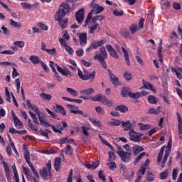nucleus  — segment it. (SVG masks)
<instances>
[{
	"instance_id": "39",
	"label": "nucleus",
	"mask_w": 182,
	"mask_h": 182,
	"mask_svg": "<svg viewBox=\"0 0 182 182\" xmlns=\"http://www.w3.org/2000/svg\"><path fill=\"white\" fill-rule=\"evenodd\" d=\"M148 102L151 103V105H156L157 103V97L153 95H149L148 97Z\"/></svg>"
},
{
	"instance_id": "38",
	"label": "nucleus",
	"mask_w": 182,
	"mask_h": 182,
	"mask_svg": "<svg viewBox=\"0 0 182 182\" xmlns=\"http://www.w3.org/2000/svg\"><path fill=\"white\" fill-rule=\"evenodd\" d=\"M42 100H50L52 99V95H49V94H46L45 92H43L40 95Z\"/></svg>"
},
{
	"instance_id": "21",
	"label": "nucleus",
	"mask_w": 182,
	"mask_h": 182,
	"mask_svg": "<svg viewBox=\"0 0 182 182\" xmlns=\"http://www.w3.org/2000/svg\"><path fill=\"white\" fill-rule=\"evenodd\" d=\"M55 112L57 113H60V114H63V116H66V109L63 106L55 105Z\"/></svg>"
},
{
	"instance_id": "60",
	"label": "nucleus",
	"mask_w": 182,
	"mask_h": 182,
	"mask_svg": "<svg viewBox=\"0 0 182 182\" xmlns=\"http://www.w3.org/2000/svg\"><path fill=\"white\" fill-rule=\"evenodd\" d=\"M129 29L132 33H136L137 31V25L132 24L129 26Z\"/></svg>"
},
{
	"instance_id": "4",
	"label": "nucleus",
	"mask_w": 182,
	"mask_h": 182,
	"mask_svg": "<svg viewBox=\"0 0 182 182\" xmlns=\"http://www.w3.org/2000/svg\"><path fill=\"white\" fill-rule=\"evenodd\" d=\"M24 159L28 164L29 167L31 168V171L33 172V174L36 177V178L39 179V173H38V171L35 169V166H33V164H32V162H31V156L29 154V151L26 149V151L24 153Z\"/></svg>"
},
{
	"instance_id": "8",
	"label": "nucleus",
	"mask_w": 182,
	"mask_h": 182,
	"mask_svg": "<svg viewBox=\"0 0 182 182\" xmlns=\"http://www.w3.org/2000/svg\"><path fill=\"white\" fill-rule=\"evenodd\" d=\"M76 21L78 23H82L85 19V9H80L75 13Z\"/></svg>"
},
{
	"instance_id": "12",
	"label": "nucleus",
	"mask_w": 182,
	"mask_h": 182,
	"mask_svg": "<svg viewBox=\"0 0 182 182\" xmlns=\"http://www.w3.org/2000/svg\"><path fill=\"white\" fill-rule=\"evenodd\" d=\"M85 77L84 80H95V76H96V72L93 71L92 73H89L88 71L84 70Z\"/></svg>"
},
{
	"instance_id": "11",
	"label": "nucleus",
	"mask_w": 182,
	"mask_h": 182,
	"mask_svg": "<svg viewBox=\"0 0 182 182\" xmlns=\"http://www.w3.org/2000/svg\"><path fill=\"white\" fill-rule=\"evenodd\" d=\"M57 16L56 21L58 22L60 28L65 29V28H66V23H68V19L65 18L63 20L64 17H62V16Z\"/></svg>"
},
{
	"instance_id": "62",
	"label": "nucleus",
	"mask_w": 182,
	"mask_h": 182,
	"mask_svg": "<svg viewBox=\"0 0 182 182\" xmlns=\"http://www.w3.org/2000/svg\"><path fill=\"white\" fill-rule=\"evenodd\" d=\"M95 111L97 113H98V114H105V109L101 107H95Z\"/></svg>"
},
{
	"instance_id": "34",
	"label": "nucleus",
	"mask_w": 182,
	"mask_h": 182,
	"mask_svg": "<svg viewBox=\"0 0 182 182\" xmlns=\"http://www.w3.org/2000/svg\"><path fill=\"white\" fill-rule=\"evenodd\" d=\"M144 87H146V89H148L149 90H151V92H154V93H156V91L155 87L150 82H145L144 83Z\"/></svg>"
},
{
	"instance_id": "10",
	"label": "nucleus",
	"mask_w": 182,
	"mask_h": 182,
	"mask_svg": "<svg viewBox=\"0 0 182 182\" xmlns=\"http://www.w3.org/2000/svg\"><path fill=\"white\" fill-rule=\"evenodd\" d=\"M21 6L23 9H27L28 11H31V9H32L33 8H38V6H39V3L36 2L33 4H31L27 2H23L21 3Z\"/></svg>"
},
{
	"instance_id": "48",
	"label": "nucleus",
	"mask_w": 182,
	"mask_h": 182,
	"mask_svg": "<svg viewBox=\"0 0 182 182\" xmlns=\"http://www.w3.org/2000/svg\"><path fill=\"white\" fill-rule=\"evenodd\" d=\"M120 35L124 36V38H129L130 37V32L126 29H123L120 31Z\"/></svg>"
},
{
	"instance_id": "1",
	"label": "nucleus",
	"mask_w": 182,
	"mask_h": 182,
	"mask_svg": "<svg viewBox=\"0 0 182 182\" xmlns=\"http://www.w3.org/2000/svg\"><path fill=\"white\" fill-rule=\"evenodd\" d=\"M60 8V9L56 13V16L65 17L66 16L67 14L72 12V11L74 9V8H70V6L66 3H62Z\"/></svg>"
},
{
	"instance_id": "13",
	"label": "nucleus",
	"mask_w": 182,
	"mask_h": 182,
	"mask_svg": "<svg viewBox=\"0 0 182 182\" xmlns=\"http://www.w3.org/2000/svg\"><path fill=\"white\" fill-rule=\"evenodd\" d=\"M23 171L24 172V174L26 175V178H28V180H32L33 179L34 182H39V181H38V179H36L35 177L32 176V173H30L29 168L23 166Z\"/></svg>"
},
{
	"instance_id": "63",
	"label": "nucleus",
	"mask_w": 182,
	"mask_h": 182,
	"mask_svg": "<svg viewBox=\"0 0 182 182\" xmlns=\"http://www.w3.org/2000/svg\"><path fill=\"white\" fill-rule=\"evenodd\" d=\"M73 178V169H70L68 179H67V182H72Z\"/></svg>"
},
{
	"instance_id": "26",
	"label": "nucleus",
	"mask_w": 182,
	"mask_h": 182,
	"mask_svg": "<svg viewBox=\"0 0 182 182\" xmlns=\"http://www.w3.org/2000/svg\"><path fill=\"white\" fill-rule=\"evenodd\" d=\"M170 69H171V72L176 73V75L178 79H180V80L182 79V75H181V74L179 73V72H182V69H181V68H179L176 69V68H174V67H171Z\"/></svg>"
},
{
	"instance_id": "2",
	"label": "nucleus",
	"mask_w": 182,
	"mask_h": 182,
	"mask_svg": "<svg viewBox=\"0 0 182 182\" xmlns=\"http://www.w3.org/2000/svg\"><path fill=\"white\" fill-rule=\"evenodd\" d=\"M97 9L91 10L87 16L85 21L84 23V27L86 28L87 25H89V22H90V19H92V16H93V14H102L105 11V8L103 6H100L99 5L96 4L95 6Z\"/></svg>"
},
{
	"instance_id": "55",
	"label": "nucleus",
	"mask_w": 182,
	"mask_h": 182,
	"mask_svg": "<svg viewBox=\"0 0 182 182\" xmlns=\"http://www.w3.org/2000/svg\"><path fill=\"white\" fill-rule=\"evenodd\" d=\"M176 116L178 119V128H181L182 127L181 115H180V113L176 112Z\"/></svg>"
},
{
	"instance_id": "54",
	"label": "nucleus",
	"mask_w": 182,
	"mask_h": 182,
	"mask_svg": "<svg viewBox=\"0 0 182 182\" xmlns=\"http://www.w3.org/2000/svg\"><path fill=\"white\" fill-rule=\"evenodd\" d=\"M90 122L94 124V126H97V127H100V121H97L96 119L93 118H89Z\"/></svg>"
},
{
	"instance_id": "18",
	"label": "nucleus",
	"mask_w": 182,
	"mask_h": 182,
	"mask_svg": "<svg viewBox=\"0 0 182 182\" xmlns=\"http://www.w3.org/2000/svg\"><path fill=\"white\" fill-rule=\"evenodd\" d=\"M94 59L95 60H98L104 69H107V65L106 64V61L105 60L106 58H102L100 55H95Z\"/></svg>"
},
{
	"instance_id": "30",
	"label": "nucleus",
	"mask_w": 182,
	"mask_h": 182,
	"mask_svg": "<svg viewBox=\"0 0 182 182\" xmlns=\"http://www.w3.org/2000/svg\"><path fill=\"white\" fill-rule=\"evenodd\" d=\"M30 61L33 65H38V63H41V61L39 60V57L38 55H31L29 58Z\"/></svg>"
},
{
	"instance_id": "46",
	"label": "nucleus",
	"mask_w": 182,
	"mask_h": 182,
	"mask_svg": "<svg viewBox=\"0 0 182 182\" xmlns=\"http://www.w3.org/2000/svg\"><path fill=\"white\" fill-rule=\"evenodd\" d=\"M67 92L70 94L72 95V96H78L79 93L77 92V91L75 90L73 88L70 87H67Z\"/></svg>"
},
{
	"instance_id": "15",
	"label": "nucleus",
	"mask_w": 182,
	"mask_h": 182,
	"mask_svg": "<svg viewBox=\"0 0 182 182\" xmlns=\"http://www.w3.org/2000/svg\"><path fill=\"white\" fill-rule=\"evenodd\" d=\"M37 115L38 116V119L41 126H43V127H48V126H50V124L45 121V115H43V113L38 112Z\"/></svg>"
},
{
	"instance_id": "3",
	"label": "nucleus",
	"mask_w": 182,
	"mask_h": 182,
	"mask_svg": "<svg viewBox=\"0 0 182 182\" xmlns=\"http://www.w3.org/2000/svg\"><path fill=\"white\" fill-rule=\"evenodd\" d=\"M117 149L119 150L117 151V153L119 156L122 161L124 163H129V160H132V153L122 150V147L120 146H118Z\"/></svg>"
},
{
	"instance_id": "29",
	"label": "nucleus",
	"mask_w": 182,
	"mask_h": 182,
	"mask_svg": "<svg viewBox=\"0 0 182 182\" xmlns=\"http://www.w3.org/2000/svg\"><path fill=\"white\" fill-rule=\"evenodd\" d=\"M99 28V23L89 24L88 28L90 29V33L93 35L96 32V29Z\"/></svg>"
},
{
	"instance_id": "9",
	"label": "nucleus",
	"mask_w": 182,
	"mask_h": 182,
	"mask_svg": "<svg viewBox=\"0 0 182 182\" xmlns=\"http://www.w3.org/2000/svg\"><path fill=\"white\" fill-rule=\"evenodd\" d=\"M11 115L14 122V125L16 129H22V127H23L22 122H21V120L18 119V117H16V114H15V112L13 110H11Z\"/></svg>"
},
{
	"instance_id": "50",
	"label": "nucleus",
	"mask_w": 182,
	"mask_h": 182,
	"mask_svg": "<svg viewBox=\"0 0 182 182\" xmlns=\"http://www.w3.org/2000/svg\"><path fill=\"white\" fill-rule=\"evenodd\" d=\"M65 154H68V156H72V153H73V151H72V147L70 145H67L65 149Z\"/></svg>"
},
{
	"instance_id": "64",
	"label": "nucleus",
	"mask_w": 182,
	"mask_h": 182,
	"mask_svg": "<svg viewBox=\"0 0 182 182\" xmlns=\"http://www.w3.org/2000/svg\"><path fill=\"white\" fill-rule=\"evenodd\" d=\"M107 166H109V170H115L116 168V163L112 161L109 164H107Z\"/></svg>"
},
{
	"instance_id": "20",
	"label": "nucleus",
	"mask_w": 182,
	"mask_h": 182,
	"mask_svg": "<svg viewBox=\"0 0 182 182\" xmlns=\"http://www.w3.org/2000/svg\"><path fill=\"white\" fill-rule=\"evenodd\" d=\"M101 103L105 106H107L108 107H112L113 106V101L107 99V97H106L105 95L102 96Z\"/></svg>"
},
{
	"instance_id": "61",
	"label": "nucleus",
	"mask_w": 182,
	"mask_h": 182,
	"mask_svg": "<svg viewBox=\"0 0 182 182\" xmlns=\"http://www.w3.org/2000/svg\"><path fill=\"white\" fill-rule=\"evenodd\" d=\"M63 75H64V76H70V77H72V76H73L72 72H70V70H69L68 69H65L63 72Z\"/></svg>"
},
{
	"instance_id": "51",
	"label": "nucleus",
	"mask_w": 182,
	"mask_h": 182,
	"mask_svg": "<svg viewBox=\"0 0 182 182\" xmlns=\"http://www.w3.org/2000/svg\"><path fill=\"white\" fill-rule=\"evenodd\" d=\"M81 129L82 130V133L84 134V136H89V130H90V127H86V126H82L81 127Z\"/></svg>"
},
{
	"instance_id": "23",
	"label": "nucleus",
	"mask_w": 182,
	"mask_h": 182,
	"mask_svg": "<svg viewBox=\"0 0 182 182\" xmlns=\"http://www.w3.org/2000/svg\"><path fill=\"white\" fill-rule=\"evenodd\" d=\"M122 52L124 53V58L126 61V63L127 66H130V58L129 57V53L127 52V50L122 47Z\"/></svg>"
},
{
	"instance_id": "47",
	"label": "nucleus",
	"mask_w": 182,
	"mask_h": 182,
	"mask_svg": "<svg viewBox=\"0 0 182 182\" xmlns=\"http://www.w3.org/2000/svg\"><path fill=\"white\" fill-rule=\"evenodd\" d=\"M29 114L33 119V123H35V124H39V121H38V117H36V115L32 112H29Z\"/></svg>"
},
{
	"instance_id": "17",
	"label": "nucleus",
	"mask_w": 182,
	"mask_h": 182,
	"mask_svg": "<svg viewBox=\"0 0 182 182\" xmlns=\"http://www.w3.org/2000/svg\"><path fill=\"white\" fill-rule=\"evenodd\" d=\"M109 77L111 79V82L114 86H119L120 85V81H119V78L114 75L112 72L109 71Z\"/></svg>"
},
{
	"instance_id": "41",
	"label": "nucleus",
	"mask_w": 182,
	"mask_h": 182,
	"mask_svg": "<svg viewBox=\"0 0 182 182\" xmlns=\"http://www.w3.org/2000/svg\"><path fill=\"white\" fill-rule=\"evenodd\" d=\"M91 100L92 102H102V99H103V96H102V94H98L95 95V97H90Z\"/></svg>"
},
{
	"instance_id": "25",
	"label": "nucleus",
	"mask_w": 182,
	"mask_h": 182,
	"mask_svg": "<svg viewBox=\"0 0 182 182\" xmlns=\"http://www.w3.org/2000/svg\"><path fill=\"white\" fill-rule=\"evenodd\" d=\"M115 110L117 112H120L121 113H126V112H129V108L127 106L121 105H118L115 107Z\"/></svg>"
},
{
	"instance_id": "22",
	"label": "nucleus",
	"mask_w": 182,
	"mask_h": 182,
	"mask_svg": "<svg viewBox=\"0 0 182 182\" xmlns=\"http://www.w3.org/2000/svg\"><path fill=\"white\" fill-rule=\"evenodd\" d=\"M143 150H144V149H143V147L139 145H134L132 147V151H133L134 156H137V154H139L141 151H143Z\"/></svg>"
},
{
	"instance_id": "40",
	"label": "nucleus",
	"mask_w": 182,
	"mask_h": 182,
	"mask_svg": "<svg viewBox=\"0 0 182 182\" xmlns=\"http://www.w3.org/2000/svg\"><path fill=\"white\" fill-rule=\"evenodd\" d=\"M146 180L147 181L151 182V181H154V174H153V173H151V171H148L146 173Z\"/></svg>"
},
{
	"instance_id": "14",
	"label": "nucleus",
	"mask_w": 182,
	"mask_h": 182,
	"mask_svg": "<svg viewBox=\"0 0 182 182\" xmlns=\"http://www.w3.org/2000/svg\"><path fill=\"white\" fill-rule=\"evenodd\" d=\"M3 166L4 168V171L6 173V177L9 182H12V178H11V172L9 171V166L6 162L3 161Z\"/></svg>"
},
{
	"instance_id": "37",
	"label": "nucleus",
	"mask_w": 182,
	"mask_h": 182,
	"mask_svg": "<svg viewBox=\"0 0 182 182\" xmlns=\"http://www.w3.org/2000/svg\"><path fill=\"white\" fill-rule=\"evenodd\" d=\"M130 88L127 87H124L122 90V95L124 97H127V96H129V94L130 93Z\"/></svg>"
},
{
	"instance_id": "19",
	"label": "nucleus",
	"mask_w": 182,
	"mask_h": 182,
	"mask_svg": "<svg viewBox=\"0 0 182 182\" xmlns=\"http://www.w3.org/2000/svg\"><path fill=\"white\" fill-rule=\"evenodd\" d=\"M107 49L112 58H114V59H119V55L117 54V52L115 51L114 48L112 46H107Z\"/></svg>"
},
{
	"instance_id": "56",
	"label": "nucleus",
	"mask_w": 182,
	"mask_h": 182,
	"mask_svg": "<svg viewBox=\"0 0 182 182\" xmlns=\"http://www.w3.org/2000/svg\"><path fill=\"white\" fill-rule=\"evenodd\" d=\"M15 83L17 89V93H19L21 90V80H19V78L16 79Z\"/></svg>"
},
{
	"instance_id": "45",
	"label": "nucleus",
	"mask_w": 182,
	"mask_h": 182,
	"mask_svg": "<svg viewBox=\"0 0 182 182\" xmlns=\"http://www.w3.org/2000/svg\"><path fill=\"white\" fill-rule=\"evenodd\" d=\"M122 122L119 119H112V122L108 123L109 126H120Z\"/></svg>"
},
{
	"instance_id": "16",
	"label": "nucleus",
	"mask_w": 182,
	"mask_h": 182,
	"mask_svg": "<svg viewBox=\"0 0 182 182\" xmlns=\"http://www.w3.org/2000/svg\"><path fill=\"white\" fill-rule=\"evenodd\" d=\"M80 45L85 46L87 43V33H81L79 35Z\"/></svg>"
},
{
	"instance_id": "57",
	"label": "nucleus",
	"mask_w": 182,
	"mask_h": 182,
	"mask_svg": "<svg viewBox=\"0 0 182 182\" xmlns=\"http://www.w3.org/2000/svg\"><path fill=\"white\" fill-rule=\"evenodd\" d=\"M168 177V171H165L160 173L161 180H166Z\"/></svg>"
},
{
	"instance_id": "42",
	"label": "nucleus",
	"mask_w": 182,
	"mask_h": 182,
	"mask_svg": "<svg viewBox=\"0 0 182 182\" xmlns=\"http://www.w3.org/2000/svg\"><path fill=\"white\" fill-rule=\"evenodd\" d=\"M10 25L13 28H17L18 29L21 28V23L14 21L12 18L10 19Z\"/></svg>"
},
{
	"instance_id": "36",
	"label": "nucleus",
	"mask_w": 182,
	"mask_h": 182,
	"mask_svg": "<svg viewBox=\"0 0 182 182\" xmlns=\"http://www.w3.org/2000/svg\"><path fill=\"white\" fill-rule=\"evenodd\" d=\"M54 167L56 171H59L60 168V158H55V160L54 162Z\"/></svg>"
},
{
	"instance_id": "33",
	"label": "nucleus",
	"mask_w": 182,
	"mask_h": 182,
	"mask_svg": "<svg viewBox=\"0 0 182 182\" xmlns=\"http://www.w3.org/2000/svg\"><path fill=\"white\" fill-rule=\"evenodd\" d=\"M80 95H86L87 96H89V95H92V93H95V90H93V88L82 90L80 92Z\"/></svg>"
},
{
	"instance_id": "58",
	"label": "nucleus",
	"mask_w": 182,
	"mask_h": 182,
	"mask_svg": "<svg viewBox=\"0 0 182 182\" xmlns=\"http://www.w3.org/2000/svg\"><path fill=\"white\" fill-rule=\"evenodd\" d=\"M98 177L99 178H100L101 180H102V181H106V176H105V173H103V171L100 170L98 173Z\"/></svg>"
},
{
	"instance_id": "5",
	"label": "nucleus",
	"mask_w": 182,
	"mask_h": 182,
	"mask_svg": "<svg viewBox=\"0 0 182 182\" xmlns=\"http://www.w3.org/2000/svg\"><path fill=\"white\" fill-rule=\"evenodd\" d=\"M50 170H52V163L48 161V163L46 164V167L40 170V175L43 180H48V176H50Z\"/></svg>"
},
{
	"instance_id": "52",
	"label": "nucleus",
	"mask_w": 182,
	"mask_h": 182,
	"mask_svg": "<svg viewBox=\"0 0 182 182\" xmlns=\"http://www.w3.org/2000/svg\"><path fill=\"white\" fill-rule=\"evenodd\" d=\"M38 26L42 31H48V29H49V27H48V26H46L45 23H42V22H39L38 23Z\"/></svg>"
},
{
	"instance_id": "49",
	"label": "nucleus",
	"mask_w": 182,
	"mask_h": 182,
	"mask_svg": "<svg viewBox=\"0 0 182 182\" xmlns=\"http://www.w3.org/2000/svg\"><path fill=\"white\" fill-rule=\"evenodd\" d=\"M141 96V95L139 92H136V93L129 92V97H131L132 99H139V97H140Z\"/></svg>"
},
{
	"instance_id": "35",
	"label": "nucleus",
	"mask_w": 182,
	"mask_h": 182,
	"mask_svg": "<svg viewBox=\"0 0 182 182\" xmlns=\"http://www.w3.org/2000/svg\"><path fill=\"white\" fill-rule=\"evenodd\" d=\"M160 110H161L160 107H158L156 109L149 108L148 112L149 114H159V113H160Z\"/></svg>"
},
{
	"instance_id": "43",
	"label": "nucleus",
	"mask_w": 182,
	"mask_h": 182,
	"mask_svg": "<svg viewBox=\"0 0 182 182\" xmlns=\"http://www.w3.org/2000/svg\"><path fill=\"white\" fill-rule=\"evenodd\" d=\"M157 52L159 60L160 61L161 63H163V54L161 53L163 52V48L161 47H159Z\"/></svg>"
},
{
	"instance_id": "59",
	"label": "nucleus",
	"mask_w": 182,
	"mask_h": 182,
	"mask_svg": "<svg viewBox=\"0 0 182 182\" xmlns=\"http://www.w3.org/2000/svg\"><path fill=\"white\" fill-rule=\"evenodd\" d=\"M109 161H114L116 160V155L113 152H109V158H108Z\"/></svg>"
},
{
	"instance_id": "24",
	"label": "nucleus",
	"mask_w": 182,
	"mask_h": 182,
	"mask_svg": "<svg viewBox=\"0 0 182 182\" xmlns=\"http://www.w3.org/2000/svg\"><path fill=\"white\" fill-rule=\"evenodd\" d=\"M122 126L124 129V131L126 132L127 130H130V129H132L133 124H132V123H130V121H127L126 122L122 121Z\"/></svg>"
},
{
	"instance_id": "44",
	"label": "nucleus",
	"mask_w": 182,
	"mask_h": 182,
	"mask_svg": "<svg viewBox=\"0 0 182 182\" xmlns=\"http://www.w3.org/2000/svg\"><path fill=\"white\" fill-rule=\"evenodd\" d=\"M139 126L140 130H149V129H151L150 124H144L143 123H139Z\"/></svg>"
},
{
	"instance_id": "28",
	"label": "nucleus",
	"mask_w": 182,
	"mask_h": 182,
	"mask_svg": "<svg viewBox=\"0 0 182 182\" xmlns=\"http://www.w3.org/2000/svg\"><path fill=\"white\" fill-rule=\"evenodd\" d=\"M41 49H42L43 51L48 53V55H52V56H55V55H56V49H55V48L48 49V48H46L45 46H43V47L41 48Z\"/></svg>"
},
{
	"instance_id": "27",
	"label": "nucleus",
	"mask_w": 182,
	"mask_h": 182,
	"mask_svg": "<svg viewBox=\"0 0 182 182\" xmlns=\"http://www.w3.org/2000/svg\"><path fill=\"white\" fill-rule=\"evenodd\" d=\"M100 50V54L96 55L95 56H100L102 59H107V52H106V48L105 47H102Z\"/></svg>"
},
{
	"instance_id": "6",
	"label": "nucleus",
	"mask_w": 182,
	"mask_h": 182,
	"mask_svg": "<svg viewBox=\"0 0 182 182\" xmlns=\"http://www.w3.org/2000/svg\"><path fill=\"white\" fill-rule=\"evenodd\" d=\"M67 107L70 109V113H73V114H81L83 117H89V114H87V113L84 112L82 110L77 109H79V107L76 105L68 104Z\"/></svg>"
},
{
	"instance_id": "32",
	"label": "nucleus",
	"mask_w": 182,
	"mask_h": 182,
	"mask_svg": "<svg viewBox=\"0 0 182 182\" xmlns=\"http://www.w3.org/2000/svg\"><path fill=\"white\" fill-rule=\"evenodd\" d=\"M106 43V40H101V41H92L91 46H103Z\"/></svg>"
},
{
	"instance_id": "31",
	"label": "nucleus",
	"mask_w": 182,
	"mask_h": 182,
	"mask_svg": "<svg viewBox=\"0 0 182 182\" xmlns=\"http://www.w3.org/2000/svg\"><path fill=\"white\" fill-rule=\"evenodd\" d=\"M146 154H147L146 152H142L139 154L134 161V166H136L137 163H139L140 160H141V159H143V157H144Z\"/></svg>"
},
{
	"instance_id": "7",
	"label": "nucleus",
	"mask_w": 182,
	"mask_h": 182,
	"mask_svg": "<svg viewBox=\"0 0 182 182\" xmlns=\"http://www.w3.org/2000/svg\"><path fill=\"white\" fill-rule=\"evenodd\" d=\"M129 139L135 143H139L141 141V137L143 134L137 133L134 129H130L129 132Z\"/></svg>"
},
{
	"instance_id": "53",
	"label": "nucleus",
	"mask_w": 182,
	"mask_h": 182,
	"mask_svg": "<svg viewBox=\"0 0 182 182\" xmlns=\"http://www.w3.org/2000/svg\"><path fill=\"white\" fill-rule=\"evenodd\" d=\"M113 15H114V16H123V15L124 14V11H123V10L119 11V10H114L112 12Z\"/></svg>"
}]
</instances>
